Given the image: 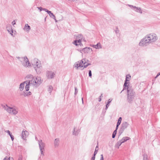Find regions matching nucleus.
<instances>
[{
	"instance_id": "1",
	"label": "nucleus",
	"mask_w": 160,
	"mask_h": 160,
	"mask_svg": "<svg viewBox=\"0 0 160 160\" xmlns=\"http://www.w3.org/2000/svg\"><path fill=\"white\" fill-rule=\"evenodd\" d=\"M158 39L157 35L154 33L147 35L142 39L139 43L140 47H146L149 44L155 42Z\"/></svg>"
},
{
	"instance_id": "2",
	"label": "nucleus",
	"mask_w": 160,
	"mask_h": 160,
	"mask_svg": "<svg viewBox=\"0 0 160 160\" xmlns=\"http://www.w3.org/2000/svg\"><path fill=\"white\" fill-rule=\"evenodd\" d=\"M125 81V82L123 85V89L121 91L120 93H121L124 90L127 89V90L128 95L127 100L128 102L129 103H131L134 99L135 93L132 89L129 88L128 87L129 81Z\"/></svg>"
},
{
	"instance_id": "3",
	"label": "nucleus",
	"mask_w": 160,
	"mask_h": 160,
	"mask_svg": "<svg viewBox=\"0 0 160 160\" xmlns=\"http://www.w3.org/2000/svg\"><path fill=\"white\" fill-rule=\"evenodd\" d=\"M32 65L38 74L41 73L42 67L40 60L38 58H34L32 61Z\"/></svg>"
},
{
	"instance_id": "4",
	"label": "nucleus",
	"mask_w": 160,
	"mask_h": 160,
	"mask_svg": "<svg viewBox=\"0 0 160 160\" xmlns=\"http://www.w3.org/2000/svg\"><path fill=\"white\" fill-rule=\"evenodd\" d=\"M16 58L21 62L23 67L26 68L32 67V65L30 63L27 57H16Z\"/></svg>"
},
{
	"instance_id": "5",
	"label": "nucleus",
	"mask_w": 160,
	"mask_h": 160,
	"mask_svg": "<svg viewBox=\"0 0 160 160\" xmlns=\"http://www.w3.org/2000/svg\"><path fill=\"white\" fill-rule=\"evenodd\" d=\"M88 60L87 59L84 58L82 59L80 62H78L76 63L74 65V67L77 69L82 70L83 69V66L85 62H88Z\"/></svg>"
},
{
	"instance_id": "6",
	"label": "nucleus",
	"mask_w": 160,
	"mask_h": 160,
	"mask_svg": "<svg viewBox=\"0 0 160 160\" xmlns=\"http://www.w3.org/2000/svg\"><path fill=\"white\" fill-rule=\"evenodd\" d=\"M2 106L5 110H6L7 112L12 114L16 115L18 112L16 110L13 108L8 107L6 104V105L2 104Z\"/></svg>"
},
{
	"instance_id": "7",
	"label": "nucleus",
	"mask_w": 160,
	"mask_h": 160,
	"mask_svg": "<svg viewBox=\"0 0 160 160\" xmlns=\"http://www.w3.org/2000/svg\"><path fill=\"white\" fill-rule=\"evenodd\" d=\"M129 125V124L127 122H124L122 123L121 127L119 132V136L123 132L124 130Z\"/></svg>"
},
{
	"instance_id": "8",
	"label": "nucleus",
	"mask_w": 160,
	"mask_h": 160,
	"mask_svg": "<svg viewBox=\"0 0 160 160\" xmlns=\"http://www.w3.org/2000/svg\"><path fill=\"white\" fill-rule=\"evenodd\" d=\"M55 72L51 71H47L46 72V76L48 79H52L55 76Z\"/></svg>"
},
{
	"instance_id": "9",
	"label": "nucleus",
	"mask_w": 160,
	"mask_h": 160,
	"mask_svg": "<svg viewBox=\"0 0 160 160\" xmlns=\"http://www.w3.org/2000/svg\"><path fill=\"white\" fill-rule=\"evenodd\" d=\"M38 144L39 148L41 152V154L44 155L43 151L44 150V147L45 146V144L42 142V140L40 141L38 140Z\"/></svg>"
},
{
	"instance_id": "10",
	"label": "nucleus",
	"mask_w": 160,
	"mask_h": 160,
	"mask_svg": "<svg viewBox=\"0 0 160 160\" xmlns=\"http://www.w3.org/2000/svg\"><path fill=\"white\" fill-rule=\"evenodd\" d=\"M25 79L30 80H41V78L39 77H34L32 75L30 74L27 75L25 78Z\"/></svg>"
},
{
	"instance_id": "11",
	"label": "nucleus",
	"mask_w": 160,
	"mask_h": 160,
	"mask_svg": "<svg viewBox=\"0 0 160 160\" xmlns=\"http://www.w3.org/2000/svg\"><path fill=\"white\" fill-rule=\"evenodd\" d=\"M74 37L76 40H77L78 41V44H81L82 40L83 38V35L82 34H78L77 35H74Z\"/></svg>"
},
{
	"instance_id": "12",
	"label": "nucleus",
	"mask_w": 160,
	"mask_h": 160,
	"mask_svg": "<svg viewBox=\"0 0 160 160\" xmlns=\"http://www.w3.org/2000/svg\"><path fill=\"white\" fill-rule=\"evenodd\" d=\"M128 5L131 8V9L134 10L135 11L141 14L142 13V10L141 8L136 7V6H134L132 5Z\"/></svg>"
},
{
	"instance_id": "13",
	"label": "nucleus",
	"mask_w": 160,
	"mask_h": 160,
	"mask_svg": "<svg viewBox=\"0 0 160 160\" xmlns=\"http://www.w3.org/2000/svg\"><path fill=\"white\" fill-rule=\"evenodd\" d=\"M92 51V49L90 47H86L81 50L82 53H88L91 52Z\"/></svg>"
},
{
	"instance_id": "14",
	"label": "nucleus",
	"mask_w": 160,
	"mask_h": 160,
	"mask_svg": "<svg viewBox=\"0 0 160 160\" xmlns=\"http://www.w3.org/2000/svg\"><path fill=\"white\" fill-rule=\"evenodd\" d=\"M7 29L8 32L12 36H13V31L12 28V27L11 25H8L7 27Z\"/></svg>"
},
{
	"instance_id": "15",
	"label": "nucleus",
	"mask_w": 160,
	"mask_h": 160,
	"mask_svg": "<svg viewBox=\"0 0 160 160\" xmlns=\"http://www.w3.org/2000/svg\"><path fill=\"white\" fill-rule=\"evenodd\" d=\"M23 29L27 32H28L31 30V27L28 24H25Z\"/></svg>"
},
{
	"instance_id": "16",
	"label": "nucleus",
	"mask_w": 160,
	"mask_h": 160,
	"mask_svg": "<svg viewBox=\"0 0 160 160\" xmlns=\"http://www.w3.org/2000/svg\"><path fill=\"white\" fill-rule=\"evenodd\" d=\"M91 46L96 49H99L102 48V46L99 42L96 45H92Z\"/></svg>"
},
{
	"instance_id": "17",
	"label": "nucleus",
	"mask_w": 160,
	"mask_h": 160,
	"mask_svg": "<svg viewBox=\"0 0 160 160\" xmlns=\"http://www.w3.org/2000/svg\"><path fill=\"white\" fill-rule=\"evenodd\" d=\"M80 130L78 129L77 130L75 127L74 128L72 134L73 135L77 136L80 132Z\"/></svg>"
},
{
	"instance_id": "18",
	"label": "nucleus",
	"mask_w": 160,
	"mask_h": 160,
	"mask_svg": "<svg viewBox=\"0 0 160 160\" xmlns=\"http://www.w3.org/2000/svg\"><path fill=\"white\" fill-rule=\"evenodd\" d=\"M32 94V92L30 91L26 92L25 91H24L23 94H20V95H23L24 97H28L29 96L31 95Z\"/></svg>"
},
{
	"instance_id": "19",
	"label": "nucleus",
	"mask_w": 160,
	"mask_h": 160,
	"mask_svg": "<svg viewBox=\"0 0 160 160\" xmlns=\"http://www.w3.org/2000/svg\"><path fill=\"white\" fill-rule=\"evenodd\" d=\"M28 131H23L22 132V138L25 140L26 138V134L27 133H28Z\"/></svg>"
},
{
	"instance_id": "20",
	"label": "nucleus",
	"mask_w": 160,
	"mask_h": 160,
	"mask_svg": "<svg viewBox=\"0 0 160 160\" xmlns=\"http://www.w3.org/2000/svg\"><path fill=\"white\" fill-rule=\"evenodd\" d=\"M42 81H33L34 85L36 87H38L42 82Z\"/></svg>"
},
{
	"instance_id": "21",
	"label": "nucleus",
	"mask_w": 160,
	"mask_h": 160,
	"mask_svg": "<svg viewBox=\"0 0 160 160\" xmlns=\"http://www.w3.org/2000/svg\"><path fill=\"white\" fill-rule=\"evenodd\" d=\"M59 138H56L54 141V146L55 147H58L59 146Z\"/></svg>"
},
{
	"instance_id": "22",
	"label": "nucleus",
	"mask_w": 160,
	"mask_h": 160,
	"mask_svg": "<svg viewBox=\"0 0 160 160\" xmlns=\"http://www.w3.org/2000/svg\"><path fill=\"white\" fill-rule=\"evenodd\" d=\"M130 139V138L128 137H123L121 140H120L122 143L124 142L127 140Z\"/></svg>"
},
{
	"instance_id": "23",
	"label": "nucleus",
	"mask_w": 160,
	"mask_h": 160,
	"mask_svg": "<svg viewBox=\"0 0 160 160\" xmlns=\"http://www.w3.org/2000/svg\"><path fill=\"white\" fill-rule=\"evenodd\" d=\"M31 81L32 82V81H29L28 83L27 84L26 83V84L25 87V89L26 91H28L29 90L30 86V82Z\"/></svg>"
},
{
	"instance_id": "24",
	"label": "nucleus",
	"mask_w": 160,
	"mask_h": 160,
	"mask_svg": "<svg viewBox=\"0 0 160 160\" xmlns=\"http://www.w3.org/2000/svg\"><path fill=\"white\" fill-rule=\"evenodd\" d=\"M112 99H109V100H108V101L107 102V103L106 105V108H105V111L104 112V113H105L106 112V110L108 108V107L109 106V103L111 102L112 101Z\"/></svg>"
},
{
	"instance_id": "25",
	"label": "nucleus",
	"mask_w": 160,
	"mask_h": 160,
	"mask_svg": "<svg viewBox=\"0 0 160 160\" xmlns=\"http://www.w3.org/2000/svg\"><path fill=\"white\" fill-rule=\"evenodd\" d=\"M122 143V142L120 140L117 142L115 145V147L118 149L119 148V147L121 146V144Z\"/></svg>"
},
{
	"instance_id": "26",
	"label": "nucleus",
	"mask_w": 160,
	"mask_h": 160,
	"mask_svg": "<svg viewBox=\"0 0 160 160\" xmlns=\"http://www.w3.org/2000/svg\"><path fill=\"white\" fill-rule=\"evenodd\" d=\"M26 82V81L24 82L23 83L20 84L19 86V89L21 91H22L23 90L24 87V84Z\"/></svg>"
},
{
	"instance_id": "27",
	"label": "nucleus",
	"mask_w": 160,
	"mask_h": 160,
	"mask_svg": "<svg viewBox=\"0 0 160 160\" xmlns=\"http://www.w3.org/2000/svg\"><path fill=\"white\" fill-rule=\"evenodd\" d=\"M6 132L10 136V137L11 138V140H12V141H13L14 139V136L12 134V133L8 130L6 131Z\"/></svg>"
},
{
	"instance_id": "28",
	"label": "nucleus",
	"mask_w": 160,
	"mask_h": 160,
	"mask_svg": "<svg viewBox=\"0 0 160 160\" xmlns=\"http://www.w3.org/2000/svg\"><path fill=\"white\" fill-rule=\"evenodd\" d=\"M143 160H149L148 155L147 154L144 153L142 155Z\"/></svg>"
},
{
	"instance_id": "29",
	"label": "nucleus",
	"mask_w": 160,
	"mask_h": 160,
	"mask_svg": "<svg viewBox=\"0 0 160 160\" xmlns=\"http://www.w3.org/2000/svg\"><path fill=\"white\" fill-rule=\"evenodd\" d=\"M53 89V87L51 85L48 86V91L50 94L51 93Z\"/></svg>"
},
{
	"instance_id": "30",
	"label": "nucleus",
	"mask_w": 160,
	"mask_h": 160,
	"mask_svg": "<svg viewBox=\"0 0 160 160\" xmlns=\"http://www.w3.org/2000/svg\"><path fill=\"white\" fill-rule=\"evenodd\" d=\"M87 62H85L84 63V64H83V69L85 68H86L88 66L91 65V64L88 63Z\"/></svg>"
},
{
	"instance_id": "31",
	"label": "nucleus",
	"mask_w": 160,
	"mask_h": 160,
	"mask_svg": "<svg viewBox=\"0 0 160 160\" xmlns=\"http://www.w3.org/2000/svg\"><path fill=\"white\" fill-rule=\"evenodd\" d=\"M117 133V131H116V130H115L113 131V132L112 133V137L113 138H115L116 135Z\"/></svg>"
},
{
	"instance_id": "32",
	"label": "nucleus",
	"mask_w": 160,
	"mask_h": 160,
	"mask_svg": "<svg viewBox=\"0 0 160 160\" xmlns=\"http://www.w3.org/2000/svg\"><path fill=\"white\" fill-rule=\"evenodd\" d=\"M72 43L76 46L79 45V44H78V41L77 40H74L73 42ZM79 45H80V44H79Z\"/></svg>"
},
{
	"instance_id": "33",
	"label": "nucleus",
	"mask_w": 160,
	"mask_h": 160,
	"mask_svg": "<svg viewBox=\"0 0 160 160\" xmlns=\"http://www.w3.org/2000/svg\"><path fill=\"white\" fill-rule=\"evenodd\" d=\"M131 78V75L129 74H127L126 76L125 80H128V79H130Z\"/></svg>"
},
{
	"instance_id": "34",
	"label": "nucleus",
	"mask_w": 160,
	"mask_h": 160,
	"mask_svg": "<svg viewBox=\"0 0 160 160\" xmlns=\"http://www.w3.org/2000/svg\"><path fill=\"white\" fill-rule=\"evenodd\" d=\"M119 30L118 29V28L117 27H116L115 29V33L117 34L118 33H119Z\"/></svg>"
},
{
	"instance_id": "35",
	"label": "nucleus",
	"mask_w": 160,
	"mask_h": 160,
	"mask_svg": "<svg viewBox=\"0 0 160 160\" xmlns=\"http://www.w3.org/2000/svg\"><path fill=\"white\" fill-rule=\"evenodd\" d=\"M49 16L51 18H53V19H55V16L52 13L50 14Z\"/></svg>"
},
{
	"instance_id": "36",
	"label": "nucleus",
	"mask_w": 160,
	"mask_h": 160,
	"mask_svg": "<svg viewBox=\"0 0 160 160\" xmlns=\"http://www.w3.org/2000/svg\"><path fill=\"white\" fill-rule=\"evenodd\" d=\"M97 148H98V146H97L96 147V148L95 149V150L94 153H95V154H96L97 153L98 149H97Z\"/></svg>"
},
{
	"instance_id": "37",
	"label": "nucleus",
	"mask_w": 160,
	"mask_h": 160,
	"mask_svg": "<svg viewBox=\"0 0 160 160\" xmlns=\"http://www.w3.org/2000/svg\"><path fill=\"white\" fill-rule=\"evenodd\" d=\"M78 92V90L77 89V88L76 87H75V92H74V94L75 95H76Z\"/></svg>"
},
{
	"instance_id": "38",
	"label": "nucleus",
	"mask_w": 160,
	"mask_h": 160,
	"mask_svg": "<svg viewBox=\"0 0 160 160\" xmlns=\"http://www.w3.org/2000/svg\"><path fill=\"white\" fill-rule=\"evenodd\" d=\"M23 157L22 155H19V157L18 159V160H22Z\"/></svg>"
},
{
	"instance_id": "39",
	"label": "nucleus",
	"mask_w": 160,
	"mask_h": 160,
	"mask_svg": "<svg viewBox=\"0 0 160 160\" xmlns=\"http://www.w3.org/2000/svg\"><path fill=\"white\" fill-rule=\"evenodd\" d=\"M10 157H9L8 158L7 156H6L3 160H10Z\"/></svg>"
},
{
	"instance_id": "40",
	"label": "nucleus",
	"mask_w": 160,
	"mask_h": 160,
	"mask_svg": "<svg viewBox=\"0 0 160 160\" xmlns=\"http://www.w3.org/2000/svg\"><path fill=\"white\" fill-rule=\"evenodd\" d=\"M122 120V118L121 117H119L118 119V122H119L120 123H121Z\"/></svg>"
},
{
	"instance_id": "41",
	"label": "nucleus",
	"mask_w": 160,
	"mask_h": 160,
	"mask_svg": "<svg viewBox=\"0 0 160 160\" xmlns=\"http://www.w3.org/2000/svg\"><path fill=\"white\" fill-rule=\"evenodd\" d=\"M88 74H89V76L90 77H91L92 76V72H91V70H89Z\"/></svg>"
},
{
	"instance_id": "42",
	"label": "nucleus",
	"mask_w": 160,
	"mask_h": 160,
	"mask_svg": "<svg viewBox=\"0 0 160 160\" xmlns=\"http://www.w3.org/2000/svg\"><path fill=\"white\" fill-rule=\"evenodd\" d=\"M101 158L100 159V160H104L103 156L102 154L100 155Z\"/></svg>"
},
{
	"instance_id": "43",
	"label": "nucleus",
	"mask_w": 160,
	"mask_h": 160,
	"mask_svg": "<svg viewBox=\"0 0 160 160\" xmlns=\"http://www.w3.org/2000/svg\"><path fill=\"white\" fill-rule=\"evenodd\" d=\"M12 25H14L15 24H16V22H15V20H14V21H13L12 22Z\"/></svg>"
},
{
	"instance_id": "44",
	"label": "nucleus",
	"mask_w": 160,
	"mask_h": 160,
	"mask_svg": "<svg viewBox=\"0 0 160 160\" xmlns=\"http://www.w3.org/2000/svg\"><path fill=\"white\" fill-rule=\"evenodd\" d=\"M48 11V12H47V13H48V14H49V15H50V14H51V13H52V12H51V11H49L48 10V11Z\"/></svg>"
},
{
	"instance_id": "45",
	"label": "nucleus",
	"mask_w": 160,
	"mask_h": 160,
	"mask_svg": "<svg viewBox=\"0 0 160 160\" xmlns=\"http://www.w3.org/2000/svg\"><path fill=\"white\" fill-rule=\"evenodd\" d=\"M160 75V72L158 73L157 76L155 77V78H156L157 77Z\"/></svg>"
},
{
	"instance_id": "46",
	"label": "nucleus",
	"mask_w": 160,
	"mask_h": 160,
	"mask_svg": "<svg viewBox=\"0 0 160 160\" xmlns=\"http://www.w3.org/2000/svg\"><path fill=\"white\" fill-rule=\"evenodd\" d=\"M96 155V154H95V153H94L93 155V156L92 157V158H95V156Z\"/></svg>"
},
{
	"instance_id": "47",
	"label": "nucleus",
	"mask_w": 160,
	"mask_h": 160,
	"mask_svg": "<svg viewBox=\"0 0 160 160\" xmlns=\"http://www.w3.org/2000/svg\"><path fill=\"white\" fill-rule=\"evenodd\" d=\"M43 10L46 12H47V11H48V10L46 8H43Z\"/></svg>"
},
{
	"instance_id": "48",
	"label": "nucleus",
	"mask_w": 160,
	"mask_h": 160,
	"mask_svg": "<svg viewBox=\"0 0 160 160\" xmlns=\"http://www.w3.org/2000/svg\"><path fill=\"white\" fill-rule=\"evenodd\" d=\"M120 124H121V123H120L119 122H118L117 123V126H119Z\"/></svg>"
},
{
	"instance_id": "49",
	"label": "nucleus",
	"mask_w": 160,
	"mask_h": 160,
	"mask_svg": "<svg viewBox=\"0 0 160 160\" xmlns=\"http://www.w3.org/2000/svg\"><path fill=\"white\" fill-rule=\"evenodd\" d=\"M101 100H102V99L100 98H98V101L99 102H101Z\"/></svg>"
},
{
	"instance_id": "50",
	"label": "nucleus",
	"mask_w": 160,
	"mask_h": 160,
	"mask_svg": "<svg viewBox=\"0 0 160 160\" xmlns=\"http://www.w3.org/2000/svg\"><path fill=\"white\" fill-rule=\"evenodd\" d=\"M118 128V126H117L116 125V129H115V130H116V131H117Z\"/></svg>"
},
{
	"instance_id": "51",
	"label": "nucleus",
	"mask_w": 160,
	"mask_h": 160,
	"mask_svg": "<svg viewBox=\"0 0 160 160\" xmlns=\"http://www.w3.org/2000/svg\"><path fill=\"white\" fill-rule=\"evenodd\" d=\"M103 97V94L102 93H101V95L99 96V98H101V97Z\"/></svg>"
},
{
	"instance_id": "52",
	"label": "nucleus",
	"mask_w": 160,
	"mask_h": 160,
	"mask_svg": "<svg viewBox=\"0 0 160 160\" xmlns=\"http://www.w3.org/2000/svg\"><path fill=\"white\" fill-rule=\"evenodd\" d=\"M82 103L83 104L84 102H83V98H82Z\"/></svg>"
},
{
	"instance_id": "53",
	"label": "nucleus",
	"mask_w": 160,
	"mask_h": 160,
	"mask_svg": "<svg viewBox=\"0 0 160 160\" xmlns=\"http://www.w3.org/2000/svg\"><path fill=\"white\" fill-rule=\"evenodd\" d=\"M38 8L39 9H40V11H41V9H42V8L41 7H38Z\"/></svg>"
},
{
	"instance_id": "54",
	"label": "nucleus",
	"mask_w": 160,
	"mask_h": 160,
	"mask_svg": "<svg viewBox=\"0 0 160 160\" xmlns=\"http://www.w3.org/2000/svg\"><path fill=\"white\" fill-rule=\"evenodd\" d=\"M91 160H95V158H91Z\"/></svg>"
},
{
	"instance_id": "55",
	"label": "nucleus",
	"mask_w": 160,
	"mask_h": 160,
	"mask_svg": "<svg viewBox=\"0 0 160 160\" xmlns=\"http://www.w3.org/2000/svg\"><path fill=\"white\" fill-rule=\"evenodd\" d=\"M54 20H55L56 22H57V21L56 20V17H55V19H54Z\"/></svg>"
},
{
	"instance_id": "56",
	"label": "nucleus",
	"mask_w": 160,
	"mask_h": 160,
	"mask_svg": "<svg viewBox=\"0 0 160 160\" xmlns=\"http://www.w3.org/2000/svg\"><path fill=\"white\" fill-rule=\"evenodd\" d=\"M35 139L36 140H37V138L36 137H35Z\"/></svg>"
}]
</instances>
